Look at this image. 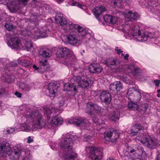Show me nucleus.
<instances>
[{"mask_svg": "<svg viewBox=\"0 0 160 160\" xmlns=\"http://www.w3.org/2000/svg\"><path fill=\"white\" fill-rule=\"evenodd\" d=\"M5 27L8 31H11L13 29V26L12 24L6 23L5 25Z\"/></svg>", "mask_w": 160, "mask_h": 160, "instance_id": "nucleus-47", "label": "nucleus"}, {"mask_svg": "<svg viewBox=\"0 0 160 160\" xmlns=\"http://www.w3.org/2000/svg\"><path fill=\"white\" fill-rule=\"evenodd\" d=\"M140 142L145 145L149 148L153 149L156 148L160 145L159 142L156 138L148 136L146 137L143 134H141L137 137L136 139Z\"/></svg>", "mask_w": 160, "mask_h": 160, "instance_id": "nucleus-5", "label": "nucleus"}, {"mask_svg": "<svg viewBox=\"0 0 160 160\" xmlns=\"http://www.w3.org/2000/svg\"><path fill=\"white\" fill-rule=\"evenodd\" d=\"M20 124L22 131L30 132L42 128L45 125V119L38 111L28 112L25 117L22 118Z\"/></svg>", "mask_w": 160, "mask_h": 160, "instance_id": "nucleus-2", "label": "nucleus"}, {"mask_svg": "<svg viewBox=\"0 0 160 160\" xmlns=\"http://www.w3.org/2000/svg\"><path fill=\"white\" fill-rule=\"evenodd\" d=\"M32 62L26 59H23L21 60L20 64L23 66L25 67H28L32 64Z\"/></svg>", "mask_w": 160, "mask_h": 160, "instance_id": "nucleus-44", "label": "nucleus"}, {"mask_svg": "<svg viewBox=\"0 0 160 160\" xmlns=\"http://www.w3.org/2000/svg\"><path fill=\"white\" fill-rule=\"evenodd\" d=\"M130 133L132 135H136L139 131L143 130L144 128L141 125L135 124L131 128Z\"/></svg>", "mask_w": 160, "mask_h": 160, "instance_id": "nucleus-31", "label": "nucleus"}, {"mask_svg": "<svg viewBox=\"0 0 160 160\" xmlns=\"http://www.w3.org/2000/svg\"><path fill=\"white\" fill-rule=\"evenodd\" d=\"M59 156L63 160H79L77 154L72 149L60 152Z\"/></svg>", "mask_w": 160, "mask_h": 160, "instance_id": "nucleus-12", "label": "nucleus"}, {"mask_svg": "<svg viewBox=\"0 0 160 160\" xmlns=\"http://www.w3.org/2000/svg\"><path fill=\"white\" fill-rule=\"evenodd\" d=\"M73 79L78 84V86L82 88L88 87L91 82L89 79L85 80L83 76H74L73 77Z\"/></svg>", "mask_w": 160, "mask_h": 160, "instance_id": "nucleus-17", "label": "nucleus"}, {"mask_svg": "<svg viewBox=\"0 0 160 160\" xmlns=\"http://www.w3.org/2000/svg\"><path fill=\"white\" fill-rule=\"evenodd\" d=\"M64 29L66 32H68L70 30L72 32L78 31L79 35L83 36V38L90 39L93 36V35L89 32L87 29H85L78 24H75L71 22H69L68 27H64Z\"/></svg>", "mask_w": 160, "mask_h": 160, "instance_id": "nucleus-6", "label": "nucleus"}, {"mask_svg": "<svg viewBox=\"0 0 160 160\" xmlns=\"http://www.w3.org/2000/svg\"><path fill=\"white\" fill-rule=\"evenodd\" d=\"M6 92V89L5 88L3 87H0V97L2 95L4 94Z\"/></svg>", "mask_w": 160, "mask_h": 160, "instance_id": "nucleus-48", "label": "nucleus"}, {"mask_svg": "<svg viewBox=\"0 0 160 160\" xmlns=\"http://www.w3.org/2000/svg\"><path fill=\"white\" fill-rule=\"evenodd\" d=\"M115 50L117 51V53L118 54H119L120 53H122L123 52L120 49H119L118 47L115 48Z\"/></svg>", "mask_w": 160, "mask_h": 160, "instance_id": "nucleus-52", "label": "nucleus"}, {"mask_svg": "<svg viewBox=\"0 0 160 160\" xmlns=\"http://www.w3.org/2000/svg\"><path fill=\"white\" fill-rule=\"evenodd\" d=\"M128 103V108L130 110H137L138 106L136 102H134L132 101Z\"/></svg>", "mask_w": 160, "mask_h": 160, "instance_id": "nucleus-40", "label": "nucleus"}, {"mask_svg": "<svg viewBox=\"0 0 160 160\" xmlns=\"http://www.w3.org/2000/svg\"><path fill=\"white\" fill-rule=\"evenodd\" d=\"M17 85L19 88L23 91H29L32 88L31 84H27L23 82H18Z\"/></svg>", "mask_w": 160, "mask_h": 160, "instance_id": "nucleus-33", "label": "nucleus"}, {"mask_svg": "<svg viewBox=\"0 0 160 160\" xmlns=\"http://www.w3.org/2000/svg\"><path fill=\"white\" fill-rule=\"evenodd\" d=\"M39 63L40 66L39 67L34 65L33 66V68L38 73H42L46 71L47 68V60H44L43 61H40L39 62Z\"/></svg>", "mask_w": 160, "mask_h": 160, "instance_id": "nucleus-20", "label": "nucleus"}, {"mask_svg": "<svg viewBox=\"0 0 160 160\" xmlns=\"http://www.w3.org/2000/svg\"><path fill=\"white\" fill-rule=\"evenodd\" d=\"M107 160H114L112 158H109L108 159H107Z\"/></svg>", "mask_w": 160, "mask_h": 160, "instance_id": "nucleus-59", "label": "nucleus"}, {"mask_svg": "<svg viewBox=\"0 0 160 160\" xmlns=\"http://www.w3.org/2000/svg\"><path fill=\"white\" fill-rule=\"evenodd\" d=\"M11 149L10 144L7 142H0V160H2L5 154L8 153Z\"/></svg>", "mask_w": 160, "mask_h": 160, "instance_id": "nucleus-16", "label": "nucleus"}, {"mask_svg": "<svg viewBox=\"0 0 160 160\" xmlns=\"http://www.w3.org/2000/svg\"><path fill=\"white\" fill-rule=\"evenodd\" d=\"M123 15L125 18L133 20H136L139 17L138 13L129 10H126Z\"/></svg>", "mask_w": 160, "mask_h": 160, "instance_id": "nucleus-26", "label": "nucleus"}, {"mask_svg": "<svg viewBox=\"0 0 160 160\" xmlns=\"http://www.w3.org/2000/svg\"><path fill=\"white\" fill-rule=\"evenodd\" d=\"M157 92L160 93V89H158L157 90Z\"/></svg>", "mask_w": 160, "mask_h": 160, "instance_id": "nucleus-61", "label": "nucleus"}, {"mask_svg": "<svg viewBox=\"0 0 160 160\" xmlns=\"http://www.w3.org/2000/svg\"><path fill=\"white\" fill-rule=\"evenodd\" d=\"M123 87V85L120 82L118 81L114 82L110 84L109 89L110 90L118 92L121 90Z\"/></svg>", "mask_w": 160, "mask_h": 160, "instance_id": "nucleus-24", "label": "nucleus"}, {"mask_svg": "<svg viewBox=\"0 0 160 160\" xmlns=\"http://www.w3.org/2000/svg\"><path fill=\"white\" fill-rule=\"evenodd\" d=\"M122 3V0H114L113 4L115 7L120 8L121 7Z\"/></svg>", "mask_w": 160, "mask_h": 160, "instance_id": "nucleus-45", "label": "nucleus"}, {"mask_svg": "<svg viewBox=\"0 0 160 160\" xmlns=\"http://www.w3.org/2000/svg\"><path fill=\"white\" fill-rule=\"evenodd\" d=\"M157 96L158 97H160V94L158 93L157 94Z\"/></svg>", "mask_w": 160, "mask_h": 160, "instance_id": "nucleus-60", "label": "nucleus"}, {"mask_svg": "<svg viewBox=\"0 0 160 160\" xmlns=\"http://www.w3.org/2000/svg\"><path fill=\"white\" fill-rule=\"evenodd\" d=\"M101 108L96 103L92 102H88L86 105L85 109L86 113L91 116L92 120L93 122V123H90V122L83 118H73L69 121L70 123L76 124L77 126H80L85 130L87 131V132L90 135H85V141H88L90 139L94 134V132L96 130H98V124L99 125L103 124L105 123L104 121H101L98 119L95 115L96 113L99 112L101 110Z\"/></svg>", "mask_w": 160, "mask_h": 160, "instance_id": "nucleus-1", "label": "nucleus"}, {"mask_svg": "<svg viewBox=\"0 0 160 160\" xmlns=\"http://www.w3.org/2000/svg\"><path fill=\"white\" fill-rule=\"evenodd\" d=\"M136 91V90L135 88H130L128 90L127 92V97L130 101H132V100H131L130 98H133L134 96L133 94L135 95V92Z\"/></svg>", "mask_w": 160, "mask_h": 160, "instance_id": "nucleus-38", "label": "nucleus"}, {"mask_svg": "<svg viewBox=\"0 0 160 160\" xmlns=\"http://www.w3.org/2000/svg\"><path fill=\"white\" fill-rule=\"evenodd\" d=\"M122 56H123V58H124V59L126 60H128V57H129V55L128 54H126L124 55V54L122 53L121 54Z\"/></svg>", "mask_w": 160, "mask_h": 160, "instance_id": "nucleus-54", "label": "nucleus"}, {"mask_svg": "<svg viewBox=\"0 0 160 160\" xmlns=\"http://www.w3.org/2000/svg\"><path fill=\"white\" fill-rule=\"evenodd\" d=\"M131 22V21L126 22L123 27L122 31L124 34V37L129 39H131L132 37L141 42L146 41L148 35L146 33L145 30L141 29L138 25L130 24Z\"/></svg>", "mask_w": 160, "mask_h": 160, "instance_id": "nucleus-4", "label": "nucleus"}, {"mask_svg": "<svg viewBox=\"0 0 160 160\" xmlns=\"http://www.w3.org/2000/svg\"><path fill=\"white\" fill-rule=\"evenodd\" d=\"M157 160H160V153L158 154L157 158Z\"/></svg>", "mask_w": 160, "mask_h": 160, "instance_id": "nucleus-58", "label": "nucleus"}, {"mask_svg": "<svg viewBox=\"0 0 160 160\" xmlns=\"http://www.w3.org/2000/svg\"><path fill=\"white\" fill-rule=\"evenodd\" d=\"M8 46L12 48H17L21 45V41L17 36L12 37L8 42Z\"/></svg>", "mask_w": 160, "mask_h": 160, "instance_id": "nucleus-19", "label": "nucleus"}, {"mask_svg": "<svg viewBox=\"0 0 160 160\" xmlns=\"http://www.w3.org/2000/svg\"><path fill=\"white\" fill-rule=\"evenodd\" d=\"M30 4L33 7L38 8L39 13L37 12L36 15L32 16L30 18V20L32 22H36L38 17L50 9L49 6L47 4H45L38 0H33Z\"/></svg>", "mask_w": 160, "mask_h": 160, "instance_id": "nucleus-7", "label": "nucleus"}, {"mask_svg": "<svg viewBox=\"0 0 160 160\" xmlns=\"http://www.w3.org/2000/svg\"><path fill=\"white\" fill-rule=\"evenodd\" d=\"M142 110H143L144 112H145L147 110L148 108V105L147 104H145L143 105L142 106Z\"/></svg>", "mask_w": 160, "mask_h": 160, "instance_id": "nucleus-50", "label": "nucleus"}, {"mask_svg": "<svg viewBox=\"0 0 160 160\" xmlns=\"http://www.w3.org/2000/svg\"><path fill=\"white\" fill-rule=\"evenodd\" d=\"M70 4L72 6H77L84 10L87 9V7L85 6L82 5L78 2L75 1H72L70 3Z\"/></svg>", "mask_w": 160, "mask_h": 160, "instance_id": "nucleus-42", "label": "nucleus"}, {"mask_svg": "<svg viewBox=\"0 0 160 160\" xmlns=\"http://www.w3.org/2000/svg\"><path fill=\"white\" fill-rule=\"evenodd\" d=\"M51 51L48 49H45L41 50L39 52L40 55L45 58L49 57L51 56Z\"/></svg>", "mask_w": 160, "mask_h": 160, "instance_id": "nucleus-37", "label": "nucleus"}, {"mask_svg": "<svg viewBox=\"0 0 160 160\" xmlns=\"http://www.w3.org/2000/svg\"><path fill=\"white\" fill-rule=\"evenodd\" d=\"M104 133L105 138L106 139L108 138L113 142H115L119 137L118 134L116 131H113L112 132L109 131L107 132H104Z\"/></svg>", "mask_w": 160, "mask_h": 160, "instance_id": "nucleus-18", "label": "nucleus"}, {"mask_svg": "<svg viewBox=\"0 0 160 160\" xmlns=\"http://www.w3.org/2000/svg\"><path fill=\"white\" fill-rule=\"evenodd\" d=\"M74 63V61L72 58H67L65 60L63 64L68 67H70Z\"/></svg>", "mask_w": 160, "mask_h": 160, "instance_id": "nucleus-43", "label": "nucleus"}, {"mask_svg": "<svg viewBox=\"0 0 160 160\" xmlns=\"http://www.w3.org/2000/svg\"><path fill=\"white\" fill-rule=\"evenodd\" d=\"M57 83L56 82H52L48 85V90L49 92L50 97H54L55 95L57 90Z\"/></svg>", "mask_w": 160, "mask_h": 160, "instance_id": "nucleus-25", "label": "nucleus"}, {"mask_svg": "<svg viewBox=\"0 0 160 160\" xmlns=\"http://www.w3.org/2000/svg\"><path fill=\"white\" fill-rule=\"evenodd\" d=\"M105 64L108 66H117L119 62V60L117 58H111L105 60Z\"/></svg>", "mask_w": 160, "mask_h": 160, "instance_id": "nucleus-36", "label": "nucleus"}, {"mask_svg": "<svg viewBox=\"0 0 160 160\" xmlns=\"http://www.w3.org/2000/svg\"><path fill=\"white\" fill-rule=\"evenodd\" d=\"M69 53V50L67 48H58L56 55L59 58H65L67 57Z\"/></svg>", "mask_w": 160, "mask_h": 160, "instance_id": "nucleus-23", "label": "nucleus"}, {"mask_svg": "<svg viewBox=\"0 0 160 160\" xmlns=\"http://www.w3.org/2000/svg\"><path fill=\"white\" fill-rule=\"evenodd\" d=\"M120 72H123L130 76H134L139 73L140 70L132 65H126L118 69Z\"/></svg>", "mask_w": 160, "mask_h": 160, "instance_id": "nucleus-13", "label": "nucleus"}, {"mask_svg": "<svg viewBox=\"0 0 160 160\" xmlns=\"http://www.w3.org/2000/svg\"><path fill=\"white\" fill-rule=\"evenodd\" d=\"M63 122V118L61 117L55 116L52 118L50 125L53 127L61 125Z\"/></svg>", "mask_w": 160, "mask_h": 160, "instance_id": "nucleus-29", "label": "nucleus"}, {"mask_svg": "<svg viewBox=\"0 0 160 160\" xmlns=\"http://www.w3.org/2000/svg\"><path fill=\"white\" fill-rule=\"evenodd\" d=\"M15 95L18 97L19 98H21L22 97L21 94L18 92H15Z\"/></svg>", "mask_w": 160, "mask_h": 160, "instance_id": "nucleus-55", "label": "nucleus"}, {"mask_svg": "<svg viewBox=\"0 0 160 160\" xmlns=\"http://www.w3.org/2000/svg\"><path fill=\"white\" fill-rule=\"evenodd\" d=\"M83 36H81L78 34L76 32L71 33L67 36L68 43L73 45L76 44L78 41L82 40L83 41L87 42L89 39H84Z\"/></svg>", "mask_w": 160, "mask_h": 160, "instance_id": "nucleus-14", "label": "nucleus"}, {"mask_svg": "<svg viewBox=\"0 0 160 160\" xmlns=\"http://www.w3.org/2000/svg\"><path fill=\"white\" fill-rule=\"evenodd\" d=\"M7 6L11 11H16L19 8V4L16 0H9L7 2Z\"/></svg>", "mask_w": 160, "mask_h": 160, "instance_id": "nucleus-21", "label": "nucleus"}, {"mask_svg": "<svg viewBox=\"0 0 160 160\" xmlns=\"http://www.w3.org/2000/svg\"><path fill=\"white\" fill-rule=\"evenodd\" d=\"M102 70V68L98 64L96 63H92L88 67V70L91 73L100 72Z\"/></svg>", "mask_w": 160, "mask_h": 160, "instance_id": "nucleus-30", "label": "nucleus"}, {"mask_svg": "<svg viewBox=\"0 0 160 160\" xmlns=\"http://www.w3.org/2000/svg\"><path fill=\"white\" fill-rule=\"evenodd\" d=\"M55 21L57 23H59L62 26L66 28L68 23V21L66 17L62 14L58 13L56 18Z\"/></svg>", "mask_w": 160, "mask_h": 160, "instance_id": "nucleus-22", "label": "nucleus"}, {"mask_svg": "<svg viewBox=\"0 0 160 160\" xmlns=\"http://www.w3.org/2000/svg\"><path fill=\"white\" fill-rule=\"evenodd\" d=\"M139 4L143 7H147L151 12L154 14L160 12V1L152 0H139Z\"/></svg>", "mask_w": 160, "mask_h": 160, "instance_id": "nucleus-8", "label": "nucleus"}, {"mask_svg": "<svg viewBox=\"0 0 160 160\" xmlns=\"http://www.w3.org/2000/svg\"><path fill=\"white\" fill-rule=\"evenodd\" d=\"M106 9V8L104 7L98 6L95 7L94 9L93 10V13L98 20H100L99 16Z\"/></svg>", "mask_w": 160, "mask_h": 160, "instance_id": "nucleus-28", "label": "nucleus"}, {"mask_svg": "<svg viewBox=\"0 0 160 160\" xmlns=\"http://www.w3.org/2000/svg\"><path fill=\"white\" fill-rule=\"evenodd\" d=\"M73 140L69 136L63 137L59 142V146L61 148L68 150L72 149Z\"/></svg>", "mask_w": 160, "mask_h": 160, "instance_id": "nucleus-15", "label": "nucleus"}, {"mask_svg": "<svg viewBox=\"0 0 160 160\" xmlns=\"http://www.w3.org/2000/svg\"><path fill=\"white\" fill-rule=\"evenodd\" d=\"M100 99L102 102L109 104L111 100V95L106 91H103L100 93Z\"/></svg>", "mask_w": 160, "mask_h": 160, "instance_id": "nucleus-27", "label": "nucleus"}, {"mask_svg": "<svg viewBox=\"0 0 160 160\" xmlns=\"http://www.w3.org/2000/svg\"><path fill=\"white\" fill-rule=\"evenodd\" d=\"M103 18L105 22L112 24H115L118 19V18L116 17L108 15L104 16Z\"/></svg>", "mask_w": 160, "mask_h": 160, "instance_id": "nucleus-35", "label": "nucleus"}, {"mask_svg": "<svg viewBox=\"0 0 160 160\" xmlns=\"http://www.w3.org/2000/svg\"><path fill=\"white\" fill-rule=\"evenodd\" d=\"M28 0H18V1L20 3L25 6L27 5Z\"/></svg>", "mask_w": 160, "mask_h": 160, "instance_id": "nucleus-51", "label": "nucleus"}, {"mask_svg": "<svg viewBox=\"0 0 160 160\" xmlns=\"http://www.w3.org/2000/svg\"><path fill=\"white\" fill-rule=\"evenodd\" d=\"M2 19V17L0 15V20H1Z\"/></svg>", "mask_w": 160, "mask_h": 160, "instance_id": "nucleus-64", "label": "nucleus"}, {"mask_svg": "<svg viewBox=\"0 0 160 160\" xmlns=\"http://www.w3.org/2000/svg\"><path fill=\"white\" fill-rule=\"evenodd\" d=\"M63 90L65 91L72 92L74 95L76 94L77 92L76 87L73 84L69 83H66L64 84Z\"/></svg>", "mask_w": 160, "mask_h": 160, "instance_id": "nucleus-32", "label": "nucleus"}, {"mask_svg": "<svg viewBox=\"0 0 160 160\" xmlns=\"http://www.w3.org/2000/svg\"><path fill=\"white\" fill-rule=\"evenodd\" d=\"M15 130V128H8L5 131L6 134H10L13 133Z\"/></svg>", "mask_w": 160, "mask_h": 160, "instance_id": "nucleus-46", "label": "nucleus"}, {"mask_svg": "<svg viewBox=\"0 0 160 160\" xmlns=\"http://www.w3.org/2000/svg\"><path fill=\"white\" fill-rule=\"evenodd\" d=\"M135 95H134V97L133 98H131L130 99L132 101H134L136 102H138L140 101L141 97V93L139 91L136 90L135 92Z\"/></svg>", "mask_w": 160, "mask_h": 160, "instance_id": "nucleus-39", "label": "nucleus"}, {"mask_svg": "<svg viewBox=\"0 0 160 160\" xmlns=\"http://www.w3.org/2000/svg\"><path fill=\"white\" fill-rule=\"evenodd\" d=\"M64 0H56V1L58 3H62L63 1Z\"/></svg>", "mask_w": 160, "mask_h": 160, "instance_id": "nucleus-57", "label": "nucleus"}, {"mask_svg": "<svg viewBox=\"0 0 160 160\" xmlns=\"http://www.w3.org/2000/svg\"><path fill=\"white\" fill-rule=\"evenodd\" d=\"M44 113L45 115H46L48 118H50L51 114L54 115L56 113L54 110L52 108V110L46 108L44 109Z\"/></svg>", "mask_w": 160, "mask_h": 160, "instance_id": "nucleus-41", "label": "nucleus"}, {"mask_svg": "<svg viewBox=\"0 0 160 160\" xmlns=\"http://www.w3.org/2000/svg\"><path fill=\"white\" fill-rule=\"evenodd\" d=\"M85 151L88 156L92 160H102V153L101 150L94 146L86 147Z\"/></svg>", "mask_w": 160, "mask_h": 160, "instance_id": "nucleus-10", "label": "nucleus"}, {"mask_svg": "<svg viewBox=\"0 0 160 160\" xmlns=\"http://www.w3.org/2000/svg\"><path fill=\"white\" fill-rule=\"evenodd\" d=\"M144 152L143 148L140 146H138L136 149L131 150L129 152H127L125 153V155L129 159L134 160L140 158Z\"/></svg>", "mask_w": 160, "mask_h": 160, "instance_id": "nucleus-11", "label": "nucleus"}, {"mask_svg": "<svg viewBox=\"0 0 160 160\" xmlns=\"http://www.w3.org/2000/svg\"><path fill=\"white\" fill-rule=\"evenodd\" d=\"M27 142L30 143L32 142L33 141L32 138L31 136H29L27 138Z\"/></svg>", "mask_w": 160, "mask_h": 160, "instance_id": "nucleus-53", "label": "nucleus"}, {"mask_svg": "<svg viewBox=\"0 0 160 160\" xmlns=\"http://www.w3.org/2000/svg\"><path fill=\"white\" fill-rule=\"evenodd\" d=\"M154 82L155 83V85L156 86H158L159 84L160 83V80H155Z\"/></svg>", "mask_w": 160, "mask_h": 160, "instance_id": "nucleus-56", "label": "nucleus"}, {"mask_svg": "<svg viewBox=\"0 0 160 160\" xmlns=\"http://www.w3.org/2000/svg\"><path fill=\"white\" fill-rule=\"evenodd\" d=\"M50 146L51 148L53 150H56L58 148L57 144L55 143H52Z\"/></svg>", "mask_w": 160, "mask_h": 160, "instance_id": "nucleus-49", "label": "nucleus"}, {"mask_svg": "<svg viewBox=\"0 0 160 160\" xmlns=\"http://www.w3.org/2000/svg\"><path fill=\"white\" fill-rule=\"evenodd\" d=\"M38 24L36 25L35 27L32 28V31L27 29L21 30V34L26 38H28V40H25L24 42L25 47L28 51L31 50L33 47L32 42L29 38L38 39L41 37L48 36L50 34V31L46 26H43L39 29L38 28Z\"/></svg>", "mask_w": 160, "mask_h": 160, "instance_id": "nucleus-3", "label": "nucleus"}, {"mask_svg": "<svg viewBox=\"0 0 160 160\" xmlns=\"http://www.w3.org/2000/svg\"><path fill=\"white\" fill-rule=\"evenodd\" d=\"M126 3L127 4H129V2L128 1H126Z\"/></svg>", "mask_w": 160, "mask_h": 160, "instance_id": "nucleus-62", "label": "nucleus"}, {"mask_svg": "<svg viewBox=\"0 0 160 160\" xmlns=\"http://www.w3.org/2000/svg\"><path fill=\"white\" fill-rule=\"evenodd\" d=\"M120 112L118 110H116L113 112L110 113L108 116V118L112 121L115 122L119 120Z\"/></svg>", "mask_w": 160, "mask_h": 160, "instance_id": "nucleus-34", "label": "nucleus"}, {"mask_svg": "<svg viewBox=\"0 0 160 160\" xmlns=\"http://www.w3.org/2000/svg\"><path fill=\"white\" fill-rule=\"evenodd\" d=\"M82 52L83 53H84L85 52V50H83Z\"/></svg>", "mask_w": 160, "mask_h": 160, "instance_id": "nucleus-63", "label": "nucleus"}, {"mask_svg": "<svg viewBox=\"0 0 160 160\" xmlns=\"http://www.w3.org/2000/svg\"><path fill=\"white\" fill-rule=\"evenodd\" d=\"M9 156V158L12 160H31L32 159L29 151L18 150L12 152Z\"/></svg>", "mask_w": 160, "mask_h": 160, "instance_id": "nucleus-9", "label": "nucleus"}]
</instances>
